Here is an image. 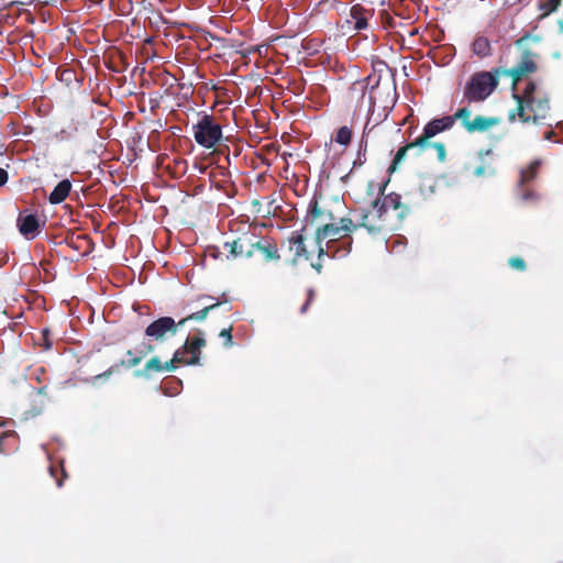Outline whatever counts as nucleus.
I'll return each mask as SVG.
<instances>
[{
	"label": "nucleus",
	"instance_id": "8fccbe9b",
	"mask_svg": "<svg viewBox=\"0 0 563 563\" xmlns=\"http://www.w3.org/2000/svg\"><path fill=\"white\" fill-rule=\"evenodd\" d=\"M528 36L525 35L517 41V45H520Z\"/></svg>",
	"mask_w": 563,
	"mask_h": 563
},
{
	"label": "nucleus",
	"instance_id": "39448f33",
	"mask_svg": "<svg viewBox=\"0 0 563 563\" xmlns=\"http://www.w3.org/2000/svg\"><path fill=\"white\" fill-rule=\"evenodd\" d=\"M46 224V216L40 214L37 210L24 209L19 212L16 227L21 235L26 240H34L40 235Z\"/></svg>",
	"mask_w": 563,
	"mask_h": 563
},
{
	"label": "nucleus",
	"instance_id": "e433bc0d",
	"mask_svg": "<svg viewBox=\"0 0 563 563\" xmlns=\"http://www.w3.org/2000/svg\"><path fill=\"white\" fill-rule=\"evenodd\" d=\"M508 264L510 267H512L514 269H517V271H520V272H523L526 269V262L519 257V256H514V257H510L509 261H508Z\"/></svg>",
	"mask_w": 563,
	"mask_h": 563
},
{
	"label": "nucleus",
	"instance_id": "c9c22d12",
	"mask_svg": "<svg viewBox=\"0 0 563 563\" xmlns=\"http://www.w3.org/2000/svg\"><path fill=\"white\" fill-rule=\"evenodd\" d=\"M232 325L229 328L222 329L219 333V336L224 340L223 345L225 347H231L233 345V336H232Z\"/></svg>",
	"mask_w": 563,
	"mask_h": 563
},
{
	"label": "nucleus",
	"instance_id": "20e7f679",
	"mask_svg": "<svg viewBox=\"0 0 563 563\" xmlns=\"http://www.w3.org/2000/svg\"><path fill=\"white\" fill-rule=\"evenodd\" d=\"M352 219L354 220L355 230L364 228L372 235L379 234L387 227V216L379 208V198L372 201L371 209L354 211Z\"/></svg>",
	"mask_w": 563,
	"mask_h": 563
},
{
	"label": "nucleus",
	"instance_id": "2eb2a0df",
	"mask_svg": "<svg viewBox=\"0 0 563 563\" xmlns=\"http://www.w3.org/2000/svg\"><path fill=\"white\" fill-rule=\"evenodd\" d=\"M537 86L533 81H529L522 92V95L514 93V99L517 101V114L519 119L528 123L530 122V115L526 113L525 111V104L528 102H534V92H536Z\"/></svg>",
	"mask_w": 563,
	"mask_h": 563
},
{
	"label": "nucleus",
	"instance_id": "c03bdc74",
	"mask_svg": "<svg viewBox=\"0 0 563 563\" xmlns=\"http://www.w3.org/2000/svg\"><path fill=\"white\" fill-rule=\"evenodd\" d=\"M389 180H390V178H386V179L383 178V181L376 184V187L378 189V192H377L378 195L384 196L385 188H386L387 184L389 183Z\"/></svg>",
	"mask_w": 563,
	"mask_h": 563
},
{
	"label": "nucleus",
	"instance_id": "72a5a7b5",
	"mask_svg": "<svg viewBox=\"0 0 563 563\" xmlns=\"http://www.w3.org/2000/svg\"><path fill=\"white\" fill-rule=\"evenodd\" d=\"M560 4L561 0H545L540 3V9L544 12V14H550L554 12Z\"/></svg>",
	"mask_w": 563,
	"mask_h": 563
},
{
	"label": "nucleus",
	"instance_id": "cd10ccee",
	"mask_svg": "<svg viewBox=\"0 0 563 563\" xmlns=\"http://www.w3.org/2000/svg\"><path fill=\"white\" fill-rule=\"evenodd\" d=\"M544 162L541 158H534L531 161L528 166L520 172V176H537L542 172V166Z\"/></svg>",
	"mask_w": 563,
	"mask_h": 563
},
{
	"label": "nucleus",
	"instance_id": "09e8293b",
	"mask_svg": "<svg viewBox=\"0 0 563 563\" xmlns=\"http://www.w3.org/2000/svg\"><path fill=\"white\" fill-rule=\"evenodd\" d=\"M9 178H0V187L4 186L7 184Z\"/></svg>",
	"mask_w": 563,
	"mask_h": 563
},
{
	"label": "nucleus",
	"instance_id": "ddd939ff",
	"mask_svg": "<svg viewBox=\"0 0 563 563\" xmlns=\"http://www.w3.org/2000/svg\"><path fill=\"white\" fill-rule=\"evenodd\" d=\"M372 118L369 117L364 125L363 135L360 142V147L356 153V157L352 163L351 170L345 176H351V174L356 173L360 168L366 163V152H367V136L375 129L377 123L371 125Z\"/></svg>",
	"mask_w": 563,
	"mask_h": 563
},
{
	"label": "nucleus",
	"instance_id": "a19ab883",
	"mask_svg": "<svg viewBox=\"0 0 563 563\" xmlns=\"http://www.w3.org/2000/svg\"><path fill=\"white\" fill-rule=\"evenodd\" d=\"M383 23L385 24V26L387 27H391V29H395L397 27V21L395 20V18L390 16L389 14L386 13V16H385V20L383 21Z\"/></svg>",
	"mask_w": 563,
	"mask_h": 563
},
{
	"label": "nucleus",
	"instance_id": "4c0bfd02",
	"mask_svg": "<svg viewBox=\"0 0 563 563\" xmlns=\"http://www.w3.org/2000/svg\"><path fill=\"white\" fill-rule=\"evenodd\" d=\"M59 78L63 81L71 82L74 79H76L75 71L71 69H63L59 71Z\"/></svg>",
	"mask_w": 563,
	"mask_h": 563
},
{
	"label": "nucleus",
	"instance_id": "a18cd8bd",
	"mask_svg": "<svg viewBox=\"0 0 563 563\" xmlns=\"http://www.w3.org/2000/svg\"><path fill=\"white\" fill-rule=\"evenodd\" d=\"M38 396L46 397L47 396V386H42L36 390Z\"/></svg>",
	"mask_w": 563,
	"mask_h": 563
},
{
	"label": "nucleus",
	"instance_id": "6ab92c4d",
	"mask_svg": "<svg viewBox=\"0 0 563 563\" xmlns=\"http://www.w3.org/2000/svg\"><path fill=\"white\" fill-rule=\"evenodd\" d=\"M500 123V119L496 117H484L476 115L472 122L465 123V130L470 133L474 132H485L493 126H496Z\"/></svg>",
	"mask_w": 563,
	"mask_h": 563
},
{
	"label": "nucleus",
	"instance_id": "f704fd0d",
	"mask_svg": "<svg viewBox=\"0 0 563 563\" xmlns=\"http://www.w3.org/2000/svg\"><path fill=\"white\" fill-rule=\"evenodd\" d=\"M432 147L437 152L439 162H444L446 157L445 145L442 142H430L429 148Z\"/></svg>",
	"mask_w": 563,
	"mask_h": 563
},
{
	"label": "nucleus",
	"instance_id": "dca6fc26",
	"mask_svg": "<svg viewBox=\"0 0 563 563\" xmlns=\"http://www.w3.org/2000/svg\"><path fill=\"white\" fill-rule=\"evenodd\" d=\"M254 253L260 252L266 262H277L280 260L277 244L267 238L258 239L255 235Z\"/></svg>",
	"mask_w": 563,
	"mask_h": 563
},
{
	"label": "nucleus",
	"instance_id": "7ed1b4c3",
	"mask_svg": "<svg viewBox=\"0 0 563 563\" xmlns=\"http://www.w3.org/2000/svg\"><path fill=\"white\" fill-rule=\"evenodd\" d=\"M191 130L196 143L206 150L216 148L222 142V125L212 114L202 113Z\"/></svg>",
	"mask_w": 563,
	"mask_h": 563
},
{
	"label": "nucleus",
	"instance_id": "f8f14e48",
	"mask_svg": "<svg viewBox=\"0 0 563 563\" xmlns=\"http://www.w3.org/2000/svg\"><path fill=\"white\" fill-rule=\"evenodd\" d=\"M9 421L0 422V453L8 455L14 453L19 449V434L8 427Z\"/></svg>",
	"mask_w": 563,
	"mask_h": 563
},
{
	"label": "nucleus",
	"instance_id": "13d9d810",
	"mask_svg": "<svg viewBox=\"0 0 563 563\" xmlns=\"http://www.w3.org/2000/svg\"><path fill=\"white\" fill-rule=\"evenodd\" d=\"M372 187H373V181H369L368 183V188L372 189Z\"/></svg>",
	"mask_w": 563,
	"mask_h": 563
},
{
	"label": "nucleus",
	"instance_id": "2f4dec72",
	"mask_svg": "<svg viewBox=\"0 0 563 563\" xmlns=\"http://www.w3.org/2000/svg\"><path fill=\"white\" fill-rule=\"evenodd\" d=\"M471 117V110L467 107L460 108L454 114L449 115V118L452 120V124H455L456 120H461L462 125L465 128V123L472 122L470 119Z\"/></svg>",
	"mask_w": 563,
	"mask_h": 563
},
{
	"label": "nucleus",
	"instance_id": "a878e982",
	"mask_svg": "<svg viewBox=\"0 0 563 563\" xmlns=\"http://www.w3.org/2000/svg\"><path fill=\"white\" fill-rule=\"evenodd\" d=\"M352 140V129L343 125L339 128L335 132L333 141L340 145L347 146Z\"/></svg>",
	"mask_w": 563,
	"mask_h": 563
},
{
	"label": "nucleus",
	"instance_id": "4d7b16f0",
	"mask_svg": "<svg viewBox=\"0 0 563 563\" xmlns=\"http://www.w3.org/2000/svg\"><path fill=\"white\" fill-rule=\"evenodd\" d=\"M212 176H216V175H214V173H213V170H211V172L209 173V177H212Z\"/></svg>",
	"mask_w": 563,
	"mask_h": 563
},
{
	"label": "nucleus",
	"instance_id": "58836bf2",
	"mask_svg": "<svg viewBox=\"0 0 563 563\" xmlns=\"http://www.w3.org/2000/svg\"><path fill=\"white\" fill-rule=\"evenodd\" d=\"M49 335H51V331L48 329L42 330V340H43L42 345L45 347V350L51 349L53 345V342L49 339Z\"/></svg>",
	"mask_w": 563,
	"mask_h": 563
},
{
	"label": "nucleus",
	"instance_id": "c85d7f7f",
	"mask_svg": "<svg viewBox=\"0 0 563 563\" xmlns=\"http://www.w3.org/2000/svg\"><path fill=\"white\" fill-rule=\"evenodd\" d=\"M152 372H163V363L161 362L159 357L157 356H154L152 358H150L145 366H144V369L143 372H136V375H145V376H148L150 373Z\"/></svg>",
	"mask_w": 563,
	"mask_h": 563
},
{
	"label": "nucleus",
	"instance_id": "c756f323",
	"mask_svg": "<svg viewBox=\"0 0 563 563\" xmlns=\"http://www.w3.org/2000/svg\"><path fill=\"white\" fill-rule=\"evenodd\" d=\"M177 364H185V356H183L180 350H177L169 361L163 363V371L174 372L177 368Z\"/></svg>",
	"mask_w": 563,
	"mask_h": 563
},
{
	"label": "nucleus",
	"instance_id": "4468645a",
	"mask_svg": "<svg viewBox=\"0 0 563 563\" xmlns=\"http://www.w3.org/2000/svg\"><path fill=\"white\" fill-rule=\"evenodd\" d=\"M374 16V10L367 9L362 4H354L350 9V20L349 23H353V29L355 31H363L369 26L368 21Z\"/></svg>",
	"mask_w": 563,
	"mask_h": 563
},
{
	"label": "nucleus",
	"instance_id": "3c124183",
	"mask_svg": "<svg viewBox=\"0 0 563 563\" xmlns=\"http://www.w3.org/2000/svg\"><path fill=\"white\" fill-rule=\"evenodd\" d=\"M0 176H8L7 170L3 168H0Z\"/></svg>",
	"mask_w": 563,
	"mask_h": 563
},
{
	"label": "nucleus",
	"instance_id": "393cba45",
	"mask_svg": "<svg viewBox=\"0 0 563 563\" xmlns=\"http://www.w3.org/2000/svg\"><path fill=\"white\" fill-rule=\"evenodd\" d=\"M44 408H45V400L43 398H41L40 400H35L31 405V407L22 413L21 420L27 421V420L38 417L44 411Z\"/></svg>",
	"mask_w": 563,
	"mask_h": 563
},
{
	"label": "nucleus",
	"instance_id": "7c9ffc66",
	"mask_svg": "<svg viewBox=\"0 0 563 563\" xmlns=\"http://www.w3.org/2000/svg\"><path fill=\"white\" fill-rule=\"evenodd\" d=\"M141 360H142L141 356H134V357H132V358H130L128 361H123L122 360L120 362V365L125 366V367H134V366L140 364ZM118 366H119V364H117L114 366H111L109 369H107L102 374L98 375L97 378H101V377L107 378V377H109L113 373L114 368H117Z\"/></svg>",
	"mask_w": 563,
	"mask_h": 563
},
{
	"label": "nucleus",
	"instance_id": "f257e3e1",
	"mask_svg": "<svg viewBox=\"0 0 563 563\" xmlns=\"http://www.w3.org/2000/svg\"><path fill=\"white\" fill-rule=\"evenodd\" d=\"M308 218L312 223L316 222L317 230L314 234L318 244V261L311 263V266L321 273V258L327 255L332 258L345 257L352 247L351 234L355 231L354 220L352 218H341L339 223L333 222L334 217L331 212L325 213L319 208L318 202L313 201L308 210Z\"/></svg>",
	"mask_w": 563,
	"mask_h": 563
},
{
	"label": "nucleus",
	"instance_id": "9b49d317",
	"mask_svg": "<svg viewBox=\"0 0 563 563\" xmlns=\"http://www.w3.org/2000/svg\"><path fill=\"white\" fill-rule=\"evenodd\" d=\"M199 335L187 338L181 349H179L185 354H190L189 358L185 357L186 365H197L200 362L201 349L206 346V340L202 338V332L198 330Z\"/></svg>",
	"mask_w": 563,
	"mask_h": 563
},
{
	"label": "nucleus",
	"instance_id": "864d4df0",
	"mask_svg": "<svg viewBox=\"0 0 563 563\" xmlns=\"http://www.w3.org/2000/svg\"><path fill=\"white\" fill-rule=\"evenodd\" d=\"M322 173H327V177H330V175H331V170H328V172H327V170L324 169Z\"/></svg>",
	"mask_w": 563,
	"mask_h": 563
},
{
	"label": "nucleus",
	"instance_id": "473e14b6",
	"mask_svg": "<svg viewBox=\"0 0 563 563\" xmlns=\"http://www.w3.org/2000/svg\"><path fill=\"white\" fill-rule=\"evenodd\" d=\"M77 130V126L71 123L67 128H63L58 131L55 136L59 141H67L76 134Z\"/></svg>",
	"mask_w": 563,
	"mask_h": 563
},
{
	"label": "nucleus",
	"instance_id": "bf43d9fd",
	"mask_svg": "<svg viewBox=\"0 0 563 563\" xmlns=\"http://www.w3.org/2000/svg\"><path fill=\"white\" fill-rule=\"evenodd\" d=\"M126 354H128V355H132V351H131V350H129V351L126 352Z\"/></svg>",
	"mask_w": 563,
	"mask_h": 563
},
{
	"label": "nucleus",
	"instance_id": "b1692460",
	"mask_svg": "<svg viewBox=\"0 0 563 563\" xmlns=\"http://www.w3.org/2000/svg\"><path fill=\"white\" fill-rule=\"evenodd\" d=\"M473 52L478 57H486L490 55V42L485 36H478L473 42Z\"/></svg>",
	"mask_w": 563,
	"mask_h": 563
},
{
	"label": "nucleus",
	"instance_id": "603ef678",
	"mask_svg": "<svg viewBox=\"0 0 563 563\" xmlns=\"http://www.w3.org/2000/svg\"><path fill=\"white\" fill-rule=\"evenodd\" d=\"M515 118H516L515 112H511V113L509 114V120H510V121H514V120H515Z\"/></svg>",
	"mask_w": 563,
	"mask_h": 563
},
{
	"label": "nucleus",
	"instance_id": "f03ea898",
	"mask_svg": "<svg viewBox=\"0 0 563 563\" xmlns=\"http://www.w3.org/2000/svg\"><path fill=\"white\" fill-rule=\"evenodd\" d=\"M500 74V68L473 74L465 85L464 98L470 103L486 100L498 86Z\"/></svg>",
	"mask_w": 563,
	"mask_h": 563
},
{
	"label": "nucleus",
	"instance_id": "6e6552de",
	"mask_svg": "<svg viewBox=\"0 0 563 563\" xmlns=\"http://www.w3.org/2000/svg\"><path fill=\"white\" fill-rule=\"evenodd\" d=\"M453 128L452 120L449 115L442 118L432 119L429 121L422 131V134L415 140V144L419 145V152H423L429 148L431 139L437 134L448 131Z\"/></svg>",
	"mask_w": 563,
	"mask_h": 563
},
{
	"label": "nucleus",
	"instance_id": "f3484780",
	"mask_svg": "<svg viewBox=\"0 0 563 563\" xmlns=\"http://www.w3.org/2000/svg\"><path fill=\"white\" fill-rule=\"evenodd\" d=\"M379 208L384 210L386 216H388L390 209L396 211L399 220H402L408 212V209L401 203V197L398 194H390L385 196L383 200L379 199Z\"/></svg>",
	"mask_w": 563,
	"mask_h": 563
},
{
	"label": "nucleus",
	"instance_id": "423d86ee",
	"mask_svg": "<svg viewBox=\"0 0 563 563\" xmlns=\"http://www.w3.org/2000/svg\"><path fill=\"white\" fill-rule=\"evenodd\" d=\"M537 54L530 49H525L521 54V58L518 64L510 69H501V74L511 77L512 79V90H516V87L520 80L525 77L529 76L537 71L538 66L536 63Z\"/></svg>",
	"mask_w": 563,
	"mask_h": 563
},
{
	"label": "nucleus",
	"instance_id": "37998d69",
	"mask_svg": "<svg viewBox=\"0 0 563 563\" xmlns=\"http://www.w3.org/2000/svg\"><path fill=\"white\" fill-rule=\"evenodd\" d=\"M153 350H154V346H153L151 343H143V344L141 345V347H140V351H139V352H140V354H142V355H146V354H148V353L153 352Z\"/></svg>",
	"mask_w": 563,
	"mask_h": 563
},
{
	"label": "nucleus",
	"instance_id": "0eeeda50",
	"mask_svg": "<svg viewBox=\"0 0 563 563\" xmlns=\"http://www.w3.org/2000/svg\"><path fill=\"white\" fill-rule=\"evenodd\" d=\"M179 327L180 320L176 322L172 317H159L146 327L145 334L154 341L164 342L168 335H175Z\"/></svg>",
	"mask_w": 563,
	"mask_h": 563
},
{
	"label": "nucleus",
	"instance_id": "1a4fd4ad",
	"mask_svg": "<svg viewBox=\"0 0 563 563\" xmlns=\"http://www.w3.org/2000/svg\"><path fill=\"white\" fill-rule=\"evenodd\" d=\"M255 234L244 233L231 242H224L223 249L228 251V258L245 257L250 258L254 254Z\"/></svg>",
	"mask_w": 563,
	"mask_h": 563
},
{
	"label": "nucleus",
	"instance_id": "5fc2aeb1",
	"mask_svg": "<svg viewBox=\"0 0 563 563\" xmlns=\"http://www.w3.org/2000/svg\"><path fill=\"white\" fill-rule=\"evenodd\" d=\"M552 134H553V132H549V133L547 134V139H550Z\"/></svg>",
	"mask_w": 563,
	"mask_h": 563
},
{
	"label": "nucleus",
	"instance_id": "5701e85b",
	"mask_svg": "<svg viewBox=\"0 0 563 563\" xmlns=\"http://www.w3.org/2000/svg\"><path fill=\"white\" fill-rule=\"evenodd\" d=\"M497 172L496 159L490 153H487V155L482 158L481 164L475 168L474 174L476 176H487L494 175Z\"/></svg>",
	"mask_w": 563,
	"mask_h": 563
},
{
	"label": "nucleus",
	"instance_id": "79ce46f5",
	"mask_svg": "<svg viewBox=\"0 0 563 563\" xmlns=\"http://www.w3.org/2000/svg\"><path fill=\"white\" fill-rule=\"evenodd\" d=\"M312 299H313V290L310 289L308 291V298H307L306 302L300 308L301 313H305L308 310V307L311 303Z\"/></svg>",
	"mask_w": 563,
	"mask_h": 563
},
{
	"label": "nucleus",
	"instance_id": "de8ad7c7",
	"mask_svg": "<svg viewBox=\"0 0 563 563\" xmlns=\"http://www.w3.org/2000/svg\"><path fill=\"white\" fill-rule=\"evenodd\" d=\"M207 299H211V296H208V295H201L198 300H207Z\"/></svg>",
	"mask_w": 563,
	"mask_h": 563
},
{
	"label": "nucleus",
	"instance_id": "aec40b11",
	"mask_svg": "<svg viewBox=\"0 0 563 563\" xmlns=\"http://www.w3.org/2000/svg\"><path fill=\"white\" fill-rule=\"evenodd\" d=\"M228 301H229V299H228L227 295L222 294L220 300H217L216 302L206 305L202 309H200L196 312H192V313L186 316L185 318L180 319V324L184 325L186 322H188L190 320L203 321L210 311L217 309L222 303H227Z\"/></svg>",
	"mask_w": 563,
	"mask_h": 563
},
{
	"label": "nucleus",
	"instance_id": "bb28decb",
	"mask_svg": "<svg viewBox=\"0 0 563 563\" xmlns=\"http://www.w3.org/2000/svg\"><path fill=\"white\" fill-rule=\"evenodd\" d=\"M48 471L51 476L55 478L56 485L62 487L64 479L67 477L66 471L64 468V462L49 465Z\"/></svg>",
	"mask_w": 563,
	"mask_h": 563
},
{
	"label": "nucleus",
	"instance_id": "ea45409f",
	"mask_svg": "<svg viewBox=\"0 0 563 563\" xmlns=\"http://www.w3.org/2000/svg\"><path fill=\"white\" fill-rule=\"evenodd\" d=\"M80 240L87 241V236L86 235H77V236L71 235V236L67 238V244L74 249H78L76 241H80Z\"/></svg>",
	"mask_w": 563,
	"mask_h": 563
},
{
	"label": "nucleus",
	"instance_id": "9d476101",
	"mask_svg": "<svg viewBox=\"0 0 563 563\" xmlns=\"http://www.w3.org/2000/svg\"><path fill=\"white\" fill-rule=\"evenodd\" d=\"M294 231L291 235L282 243V247H287L288 252L291 253L290 264L297 265L300 261L309 260L310 253L306 249L305 238L302 231Z\"/></svg>",
	"mask_w": 563,
	"mask_h": 563
},
{
	"label": "nucleus",
	"instance_id": "a211bd4d",
	"mask_svg": "<svg viewBox=\"0 0 563 563\" xmlns=\"http://www.w3.org/2000/svg\"><path fill=\"white\" fill-rule=\"evenodd\" d=\"M528 108L533 115H530V122L540 123L544 120L550 111V103L548 97L534 98V102H528L525 108Z\"/></svg>",
	"mask_w": 563,
	"mask_h": 563
},
{
	"label": "nucleus",
	"instance_id": "6e6d98bb",
	"mask_svg": "<svg viewBox=\"0 0 563 563\" xmlns=\"http://www.w3.org/2000/svg\"><path fill=\"white\" fill-rule=\"evenodd\" d=\"M99 181H97L96 184L93 185H90V187L88 188V190H90L91 188H93Z\"/></svg>",
	"mask_w": 563,
	"mask_h": 563
},
{
	"label": "nucleus",
	"instance_id": "49530a36",
	"mask_svg": "<svg viewBox=\"0 0 563 563\" xmlns=\"http://www.w3.org/2000/svg\"><path fill=\"white\" fill-rule=\"evenodd\" d=\"M208 180H209V187H210V188H211L213 185H214V186H218V183L216 181V178L209 177V178H208Z\"/></svg>",
	"mask_w": 563,
	"mask_h": 563
},
{
	"label": "nucleus",
	"instance_id": "4be33fe9",
	"mask_svg": "<svg viewBox=\"0 0 563 563\" xmlns=\"http://www.w3.org/2000/svg\"><path fill=\"white\" fill-rule=\"evenodd\" d=\"M413 148H417L419 151V145L415 144V141L407 143L396 152L389 167L387 168V173L389 176L399 169L400 165L406 159L407 153Z\"/></svg>",
	"mask_w": 563,
	"mask_h": 563
},
{
	"label": "nucleus",
	"instance_id": "412c9836",
	"mask_svg": "<svg viewBox=\"0 0 563 563\" xmlns=\"http://www.w3.org/2000/svg\"><path fill=\"white\" fill-rule=\"evenodd\" d=\"M71 183L68 178H64L59 181L53 191L48 196V201L51 205L62 203L70 194Z\"/></svg>",
	"mask_w": 563,
	"mask_h": 563
}]
</instances>
